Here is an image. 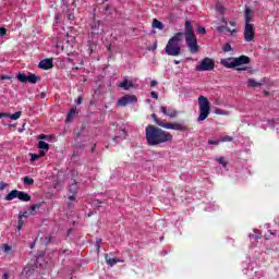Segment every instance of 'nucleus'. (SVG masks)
<instances>
[{"label":"nucleus","instance_id":"obj_8","mask_svg":"<svg viewBox=\"0 0 279 279\" xmlns=\"http://www.w3.org/2000/svg\"><path fill=\"white\" fill-rule=\"evenodd\" d=\"M159 128H163L165 130H175L177 132H184L186 128L184 124L180 122H173V123H165V122H158Z\"/></svg>","mask_w":279,"mask_h":279},{"label":"nucleus","instance_id":"obj_62","mask_svg":"<svg viewBox=\"0 0 279 279\" xmlns=\"http://www.w3.org/2000/svg\"><path fill=\"white\" fill-rule=\"evenodd\" d=\"M92 151H95V147L92 148Z\"/></svg>","mask_w":279,"mask_h":279},{"label":"nucleus","instance_id":"obj_47","mask_svg":"<svg viewBox=\"0 0 279 279\" xmlns=\"http://www.w3.org/2000/svg\"><path fill=\"white\" fill-rule=\"evenodd\" d=\"M150 49L151 51H156V49H158V43L153 44Z\"/></svg>","mask_w":279,"mask_h":279},{"label":"nucleus","instance_id":"obj_13","mask_svg":"<svg viewBox=\"0 0 279 279\" xmlns=\"http://www.w3.org/2000/svg\"><path fill=\"white\" fill-rule=\"evenodd\" d=\"M220 64L226 69H234V58H226L220 60Z\"/></svg>","mask_w":279,"mask_h":279},{"label":"nucleus","instance_id":"obj_6","mask_svg":"<svg viewBox=\"0 0 279 279\" xmlns=\"http://www.w3.org/2000/svg\"><path fill=\"white\" fill-rule=\"evenodd\" d=\"M215 69V60L210 58H205L201 60L199 64L196 65V71H213Z\"/></svg>","mask_w":279,"mask_h":279},{"label":"nucleus","instance_id":"obj_11","mask_svg":"<svg viewBox=\"0 0 279 279\" xmlns=\"http://www.w3.org/2000/svg\"><path fill=\"white\" fill-rule=\"evenodd\" d=\"M69 192L70 202H75V195L77 194V183L75 181L70 185Z\"/></svg>","mask_w":279,"mask_h":279},{"label":"nucleus","instance_id":"obj_40","mask_svg":"<svg viewBox=\"0 0 279 279\" xmlns=\"http://www.w3.org/2000/svg\"><path fill=\"white\" fill-rule=\"evenodd\" d=\"M160 112H162V114H165L167 117V114L169 112V109H167V107H165V106H161L160 107Z\"/></svg>","mask_w":279,"mask_h":279},{"label":"nucleus","instance_id":"obj_43","mask_svg":"<svg viewBox=\"0 0 279 279\" xmlns=\"http://www.w3.org/2000/svg\"><path fill=\"white\" fill-rule=\"evenodd\" d=\"M223 51H226V52L232 51V46H230V44H226L223 47Z\"/></svg>","mask_w":279,"mask_h":279},{"label":"nucleus","instance_id":"obj_52","mask_svg":"<svg viewBox=\"0 0 279 279\" xmlns=\"http://www.w3.org/2000/svg\"><path fill=\"white\" fill-rule=\"evenodd\" d=\"M45 138H47V135H45V134H40V135H39V140H40V141H45Z\"/></svg>","mask_w":279,"mask_h":279},{"label":"nucleus","instance_id":"obj_19","mask_svg":"<svg viewBox=\"0 0 279 279\" xmlns=\"http://www.w3.org/2000/svg\"><path fill=\"white\" fill-rule=\"evenodd\" d=\"M100 25H101V23H99V22H93L92 23V34H94V35L100 34L101 33V29H99Z\"/></svg>","mask_w":279,"mask_h":279},{"label":"nucleus","instance_id":"obj_50","mask_svg":"<svg viewBox=\"0 0 279 279\" xmlns=\"http://www.w3.org/2000/svg\"><path fill=\"white\" fill-rule=\"evenodd\" d=\"M248 236H250V239H255V240H258V239H260V235H254V234H250Z\"/></svg>","mask_w":279,"mask_h":279},{"label":"nucleus","instance_id":"obj_31","mask_svg":"<svg viewBox=\"0 0 279 279\" xmlns=\"http://www.w3.org/2000/svg\"><path fill=\"white\" fill-rule=\"evenodd\" d=\"M24 184L26 186H32V184H34V179H32L29 177H24Z\"/></svg>","mask_w":279,"mask_h":279},{"label":"nucleus","instance_id":"obj_12","mask_svg":"<svg viewBox=\"0 0 279 279\" xmlns=\"http://www.w3.org/2000/svg\"><path fill=\"white\" fill-rule=\"evenodd\" d=\"M105 260L107 263V265H109V267H114V265H117V263H125V260L121 259V258H110L108 256V254H105Z\"/></svg>","mask_w":279,"mask_h":279},{"label":"nucleus","instance_id":"obj_53","mask_svg":"<svg viewBox=\"0 0 279 279\" xmlns=\"http://www.w3.org/2000/svg\"><path fill=\"white\" fill-rule=\"evenodd\" d=\"M0 80H10V76L2 75Z\"/></svg>","mask_w":279,"mask_h":279},{"label":"nucleus","instance_id":"obj_2","mask_svg":"<svg viewBox=\"0 0 279 279\" xmlns=\"http://www.w3.org/2000/svg\"><path fill=\"white\" fill-rule=\"evenodd\" d=\"M184 40V33H177L173 37H171L166 45L165 51L167 56L178 57L182 53V47L180 43Z\"/></svg>","mask_w":279,"mask_h":279},{"label":"nucleus","instance_id":"obj_33","mask_svg":"<svg viewBox=\"0 0 279 279\" xmlns=\"http://www.w3.org/2000/svg\"><path fill=\"white\" fill-rule=\"evenodd\" d=\"M215 114H222V116L227 117L228 114H230V112L226 111L223 109H216Z\"/></svg>","mask_w":279,"mask_h":279},{"label":"nucleus","instance_id":"obj_41","mask_svg":"<svg viewBox=\"0 0 279 279\" xmlns=\"http://www.w3.org/2000/svg\"><path fill=\"white\" fill-rule=\"evenodd\" d=\"M5 189H8V183L1 181L0 182V191H5Z\"/></svg>","mask_w":279,"mask_h":279},{"label":"nucleus","instance_id":"obj_16","mask_svg":"<svg viewBox=\"0 0 279 279\" xmlns=\"http://www.w3.org/2000/svg\"><path fill=\"white\" fill-rule=\"evenodd\" d=\"M193 34V25L191 24V21L185 22V33H183V36H194Z\"/></svg>","mask_w":279,"mask_h":279},{"label":"nucleus","instance_id":"obj_20","mask_svg":"<svg viewBox=\"0 0 279 279\" xmlns=\"http://www.w3.org/2000/svg\"><path fill=\"white\" fill-rule=\"evenodd\" d=\"M247 86L250 88H256L258 86H263V83L256 82V80H254V78H248Z\"/></svg>","mask_w":279,"mask_h":279},{"label":"nucleus","instance_id":"obj_37","mask_svg":"<svg viewBox=\"0 0 279 279\" xmlns=\"http://www.w3.org/2000/svg\"><path fill=\"white\" fill-rule=\"evenodd\" d=\"M151 119L155 121V123L158 125V123H162V121H160L159 119H158V116H156V113H153L151 114Z\"/></svg>","mask_w":279,"mask_h":279},{"label":"nucleus","instance_id":"obj_4","mask_svg":"<svg viewBox=\"0 0 279 279\" xmlns=\"http://www.w3.org/2000/svg\"><path fill=\"white\" fill-rule=\"evenodd\" d=\"M198 107L199 116L197 118V121H206V119H208V114H210V101H208V98H206V96L198 97Z\"/></svg>","mask_w":279,"mask_h":279},{"label":"nucleus","instance_id":"obj_44","mask_svg":"<svg viewBox=\"0 0 279 279\" xmlns=\"http://www.w3.org/2000/svg\"><path fill=\"white\" fill-rule=\"evenodd\" d=\"M96 247H97V252H99V250H101V239H98L96 241Z\"/></svg>","mask_w":279,"mask_h":279},{"label":"nucleus","instance_id":"obj_24","mask_svg":"<svg viewBox=\"0 0 279 279\" xmlns=\"http://www.w3.org/2000/svg\"><path fill=\"white\" fill-rule=\"evenodd\" d=\"M215 160L216 162H219V165H221L223 169L228 167V161H226L225 157H217Z\"/></svg>","mask_w":279,"mask_h":279},{"label":"nucleus","instance_id":"obj_54","mask_svg":"<svg viewBox=\"0 0 279 279\" xmlns=\"http://www.w3.org/2000/svg\"><path fill=\"white\" fill-rule=\"evenodd\" d=\"M77 106H80V104H82V97H78V99L76 100Z\"/></svg>","mask_w":279,"mask_h":279},{"label":"nucleus","instance_id":"obj_26","mask_svg":"<svg viewBox=\"0 0 279 279\" xmlns=\"http://www.w3.org/2000/svg\"><path fill=\"white\" fill-rule=\"evenodd\" d=\"M7 118L11 119L12 121H17V119H21V111H16L13 114L9 113V116H7Z\"/></svg>","mask_w":279,"mask_h":279},{"label":"nucleus","instance_id":"obj_35","mask_svg":"<svg viewBox=\"0 0 279 279\" xmlns=\"http://www.w3.org/2000/svg\"><path fill=\"white\" fill-rule=\"evenodd\" d=\"M231 141H232V136H228V135L221 137L220 140L221 143H231Z\"/></svg>","mask_w":279,"mask_h":279},{"label":"nucleus","instance_id":"obj_64","mask_svg":"<svg viewBox=\"0 0 279 279\" xmlns=\"http://www.w3.org/2000/svg\"><path fill=\"white\" fill-rule=\"evenodd\" d=\"M69 207L71 208V207H72V205L70 204V205H69Z\"/></svg>","mask_w":279,"mask_h":279},{"label":"nucleus","instance_id":"obj_51","mask_svg":"<svg viewBox=\"0 0 279 279\" xmlns=\"http://www.w3.org/2000/svg\"><path fill=\"white\" fill-rule=\"evenodd\" d=\"M150 86H151V87L158 86V82H157V81H151V82H150Z\"/></svg>","mask_w":279,"mask_h":279},{"label":"nucleus","instance_id":"obj_59","mask_svg":"<svg viewBox=\"0 0 279 279\" xmlns=\"http://www.w3.org/2000/svg\"><path fill=\"white\" fill-rule=\"evenodd\" d=\"M8 278H9L8 274H4L3 279H8Z\"/></svg>","mask_w":279,"mask_h":279},{"label":"nucleus","instance_id":"obj_56","mask_svg":"<svg viewBox=\"0 0 279 279\" xmlns=\"http://www.w3.org/2000/svg\"><path fill=\"white\" fill-rule=\"evenodd\" d=\"M37 156H45V150H40L39 154Z\"/></svg>","mask_w":279,"mask_h":279},{"label":"nucleus","instance_id":"obj_55","mask_svg":"<svg viewBox=\"0 0 279 279\" xmlns=\"http://www.w3.org/2000/svg\"><path fill=\"white\" fill-rule=\"evenodd\" d=\"M232 27H236V22H229Z\"/></svg>","mask_w":279,"mask_h":279},{"label":"nucleus","instance_id":"obj_3","mask_svg":"<svg viewBox=\"0 0 279 279\" xmlns=\"http://www.w3.org/2000/svg\"><path fill=\"white\" fill-rule=\"evenodd\" d=\"M244 20H245L244 40L246 43H252V40H254L256 36V33L254 29V24H252V9H250V7L245 8Z\"/></svg>","mask_w":279,"mask_h":279},{"label":"nucleus","instance_id":"obj_9","mask_svg":"<svg viewBox=\"0 0 279 279\" xmlns=\"http://www.w3.org/2000/svg\"><path fill=\"white\" fill-rule=\"evenodd\" d=\"M136 101H138V98L135 95H125L118 100V106L125 107L130 104H136Z\"/></svg>","mask_w":279,"mask_h":279},{"label":"nucleus","instance_id":"obj_36","mask_svg":"<svg viewBox=\"0 0 279 279\" xmlns=\"http://www.w3.org/2000/svg\"><path fill=\"white\" fill-rule=\"evenodd\" d=\"M29 215H32V213L28 210V211H24L22 215H20V219H27V217H29Z\"/></svg>","mask_w":279,"mask_h":279},{"label":"nucleus","instance_id":"obj_7","mask_svg":"<svg viewBox=\"0 0 279 279\" xmlns=\"http://www.w3.org/2000/svg\"><path fill=\"white\" fill-rule=\"evenodd\" d=\"M185 43L191 53H197V51H199V46L197 45V37L195 35L185 36Z\"/></svg>","mask_w":279,"mask_h":279},{"label":"nucleus","instance_id":"obj_39","mask_svg":"<svg viewBox=\"0 0 279 279\" xmlns=\"http://www.w3.org/2000/svg\"><path fill=\"white\" fill-rule=\"evenodd\" d=\"M219 143H221V141H219V140H209L208 141V145H219Z\"/></svg>","mask_w":279,"mask_h":279},{"label":"nucleus","instance_id":"obj_38","mask_svg":"<svg viewBox=\"0 0 279 279\" xmlns=\"http://www.w3.org/2000/svg\"><path fill=\"white\" fill-rule=\"evenodd\" d=\"M40 158V155L38 154H31V160L34 162L35 160H38Z\"/></svg>","mask_w":279,"mask_h":279},{"label":"nucleus","instance_id":"obj_10","mask_svg":"<svg viewBox=\"0 0 279 279\" xmlns=\"http://www.w3.org/2000/svg\"><path fill=\"white\" fill-rule=\"evenodd\" d=\"M39 69L44 71H49V69H53V59H44L38 64Z\"/></svg>","mask_w":279,"mask_h":279},{"label":"nucleus","instance_id":"obj_22","mask_svg":"<svg viewBox=\"0 0 279 279\" xmlns=\"http://www.w3.org/2000/svg\"><path fill=\"white\" fill-rule=\"evenodd\" d=\"M75 114H77V109H71L68 113L66 121H73V119H75Z\"/></svg>","mask_w":279,"mask_h":279},{"label":"nucleus","instance_id":"obj_27","mask_svg":"<svg viewBox=\"0 0 279 279\" xmlns=\"http://www.w3.org/2000/svg\"><path fill=\"white\" fill-rule=\"evenodd\" d=\"M16 78L19 82H22V84H26V82H27V75H25L23 73L17 74Z\"/></svg>","mask_w":279,"mask_h":279},{"label":"nucleus","instance_id":"obj_5","mask_svg":"<svg viewBox=\"0 0 279 279\" xmlns=\"http://www.w3.org/2000/svg\"><path fill=\"white\" fill-rule=\"evenodd\" d=\"M233 64L235 71H247V66H243L244 64H250V57L240 56L238 58H233Z\"/></svg>","mask_w":279,"mask_h":279},{"label":"nucleus","instance_id":"obj_57","mask_svg":"<svg viewBox=\"0 0 279 279\" xmlns=\"http://www.w3.org/2000/svg\"><path fill=\"white\" fill-rule=\"evenodd\" d=\"M21 228H23V223L19 222L17 230H21Z\"/></svg>","mask_w":279,"mask_h":279},{"label":"nucleus","instance_id":"obj_28","mask_svg":"<svg viewBox=\"0 0 279 279\" xmlns=\"http://www.w3.org/2000/svg\"><path fill=\"white\" fill-rule=\"evenodd\" d=\"M217 208H219L217 205H215V203H211V204H209V206H207L206 208H205V210L207 211V213H213V211H215V210H217Z\"/></svg>","mask_w":279,"mask_h":279},{"label":"nucleus","instance_id":"obj_61","mask_svg":"<svg viewBox=\"0 0 279 279\" xmlns=\"http://www.w3.org/2000/svg\"><path fill=\"white\" fill-rule=\"evenodd\" d=\"M254 232H255V234H258V230L257 229H254Z\"/></svg>","mask_w":279,"mask_h":279},{"label":"nucleus","instance_id":"obj_23","mask_svg":"<svg viewBox=\"0 0 279 279\" xmlns=\"http://www.w3.org/2000/svg\"><path fill=\"white\" fill-rule=\"evenodd\" d=\"M38 147H39V149H44L45 151H49V144L45 141H39Z\"/></svg>","mask_w":279,"mask_h":279},{"label":"nucleus","instance_id":"obj_32","mask_svg":"<svg viewBox=\"0 0 279 279\" xmlns=\"http://www.w3.org/2000/svg\"><path fill=\"white\" fill-rule=\"evenodd\" d=\"M38 208H40V204H34L29 207L28 211L31 213V215H34L35 210H38Z\"/></svg>","mask_w":279,"mask_h":279},{"label":"nucleus","instance_id":"obj_60","mask_svg":"<svg viewBox=\"0 0 279 279\" xmlns=\"http://www.w3.org/2000/svg\"><path fill=\"white\" fill-rule=\"evenodd\" d=\"M173 62H174V64H180V61H178V60H174Z\"/></svg>","mask_w":279,"mask_h":279},{"label":"nucleus","instance_id":"obj_45","mask_svg":"<svg viewBox=\"0 0 279 279\" xmlns=\"http://www.w3.org/2000/svg\"><path fill=\"white\" fill-rule=\"evenodd\" d=\"M5 34H8V29L0 28V36L3 37V36H5Z\"/></svg>","mask_w":279,"mask_h":279},{"label":"nucleus","instance_id":"obj_42","mask_svg":"<svg viewBox=\"0 0 279 279\" xmlns=\"http://www.w3.org/2000/svg\"><path fill=\"white\" fill-rule=\"evenodd\" d=\"M197 32L198 34H206V28L204 26H198Z\"/></svg>","mask_w":279,"mask_h":279},{"label":"nucleus","instance_id":"obj_17","mask_svg":"<svg viewBox=\"0 0 279 279\" xmlns=\"http://www.w3.org/2000/svg\"><path fill=\"white\" fill-rule=\"evenodd\" d=\"M120 88H123V90H130V88L134 87V84L132 81L124 80L122 83L119 84Z\"/></svg>","mask_w":279,"mask_h":279},{"label":"nucleus","instance_id":"obj_46","mask_svg":"<svg viewBox=\"0 0 279 279\" xmlns=\"http://www.w3.org/2000/svg\"><path fill=\"white\" fill-rule=\"evenodd\" d=\"M68 21H70V22L75 21V15L69 14V15H68Z\"/></svg>","mask_w":279,"mask_h":279},{"label":"nucleus","instance_id":"obj_48","mask_svg":"<svg viewBox=\"0 0 279 279\" xmlns=\"http://www.w3.org/2000/svg\"><path fill=\"white\" fill-rule=\"evenodd\" d=\"M150 95H151L153 99H158V93L151 92Z\"/></svg>","mask_w":279,"mask_h":279},{"label":"nucleus","instance_id":"obj_18","mask_svg":"<svg viewBox=\"0 0 279 279\" xmlns=\"http://www.w3.org/2000/svg\"><path fill=\"white\" fill-rule=\"evenodd\" d=\"M222 23H223V25H220L217 27L218 32H223L225 29H227V32H230L231 34H234V32H236L235 29L232 31V29L228 28V22L223 17H222Z\"/></svg>","mask_w":279,"mask_h":279},{"label":"nucleus","instance_id":"obj_29","mask_svg":"<svg viewBox=\"0 0 279 279\" xmlns=\"http://www.w3.org/2000/svg\"><path fill=\"white\" fill-rule=\"evenodd\" d=\"M167 117H169L170 119H175V117H178V111L175 109L168 110Z\"/></svg>","mask_w":279,"mask_h":279},{"label":"nucleus","instance_id":"obj_21","mask_svg":"<svg viewBox=\"0 0 279 279\" xmlns=\"http://www.w3.org/2000/svg\"><path fill=\"white\" fill-rule=\"evenodd\" d=\"M153 27H155L156 29H165V25L162 24V22L156 19L153 21Z\"/></svg>","mask_w":279,"mask_h":279},{"label":"nucleus","instance_id":"obj_14","mask_svg":"<svg viewBox=\"0 0 279 279\" xmlns=\"http://www.w3.org/2000/svg\"><path fill=\"white\" fill-rule=\"evenodd\" d=\"M19 190L11 191L5 197V202H12V199H19Z\"/></svg>","mask_w":279,"mask_h":279},{"label":"nucleus","instance_id":"obj_58","mask_svg":"<svg viewBox=\"0 0 279 279\" xmlns=\"http://www.w3.org/2000/svg\"><path fill=\"white\" fill-rule=\"evenodd\" d=\"M40 97H41V99H45L46 94H45V93H41V94H40Z\"/></svg>","mask_w":279,"mask_h":279},{"label":"nucleus","instance_id":"obj_30","mask_svg":"<svg viewBox=\"0 0 279 279\" xmlns=\"http://www.w3.org/2000/svg\"><path fill=\"white\" fill-rule=\"evenodd\" d=\"M125 136H128V131L123 129L122 131H120V134L113 138V141H117V138H125Z\"/></svg>","mask_w":279,"mask_h":279},{"label":"nucleus","instance_id":"obj_63","mask_svg":"<svg viewBox=\"0 0 279 279\" xmlns=\"http://www.w3.org/2000/svg\"><path fill=\"white\" fill-rule=\"evenodd\" d=\"M62 50L64 51V46H62Z\"/></svg>","mask_w":279,"mask_h":279},{"label":"nucleus","instance_id":"obj_15","mask_svg":"<svg viewBox=\"0 0 279 279\" xmlns=\"http://www.w3.org/2000/svg\"><path fill=\"white\" fill-rule=\"evenodd\" d=\"M17 199H20L21 202H31L32 196L26 192L20 191L17 194Z\"/></svg>","mask_w":279,"mask_h":279},{"label":"nucleus","instance_id":"obj_25","mask_svg":"<svg viewBox=\"0 0 279 279\" xmlns=\"http://www.w3.org/2000/svg\"><path fill=\"white\" fill-rule=\"evenodd\" d=\"M27 82L29 84H36V82H38V76H36V74H29L27 76Z\"/></svg>","mask_w":279,"mask_h":279},{"label":"nucleus","instance_id":"obj_34","mask_svg":"<svg viewBox=\"0 0 279 279\" xmlns=\"http://www.w3.org/2000/svg\"><path fill=\"white\" fill-rule=\"evenodd\" d=\"M2 252H4V254H9V252H12V246H10L8 244H3Z\"/></svg>","mask_w":279,"mask_h":279},{"label":"nucleus","instance_id":"obj_1","mask_svg":"<svg viewBox=\"0 0 279 279\" xmlns=\"http://www.w3.org/2000/svg\"><path fill=\"white\" fill-rule=\"evenodd\" d=\"M146 141L150 146L162 145V143H171L173 135L158 126L149 124L146 126Z\"/></svg>","mask_w":279,"mask_h":279},{"label":"nucleus","instance_id":"obj_49","mask_svg":"<svg viewBox=\"0 0 279 279\" xmlns=\"http://www.w3.org/2000/svg\"><path fill=\"white\" fill-rule=\"evenodd\" d=\"M10 117V113L0 112V119Z\"/></svg>","mask_w":279,"mask_h":279}]
</instances>
